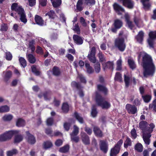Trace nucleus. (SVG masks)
<instances>
[{
	"mask_svg": "<svg viewBox=\"0 0 156 156\" xmlns=\"http://www.w3.org/2000/svg\"><path fill=\"white\" fill-rule=\"evenodd\" d=\"M135 149L139 152H141L143 151V146L140 143H137L135 147Z\"/></svg>",
	"mask_w": 156,
	"mask_h": 156,
	"instance_id": "45",
	"label": "nucleus"
},
{
	"mask_svg": "<svg viewBox=\"0 0 156 156\" xmlns=\"http://www.w3.org/2000/svg\"><path fill=\"white\" fill-rule=\"evenodd\" d=\"M131 145V141L129 138L127 137L124 143V147L126 148L128 147V146H130Z\"/></svg>",
	"mask_w": 156,
	"mask_h": 156,
	"instance_id": "35",
	"label": "nucleus"
},
{
	"mask_svg": "<svg viewBox=\"0 0 156 156\" xmlns=\"http://www.w3.org/2000/svg\"><path fill=\"white\" fill-rule=\"evenodd\" d=\"M54 7H58L62 3L61 0H50Z\"/></svg>",
	"mask_w": 156,
	"mask_h": 156,
	"instance_id": "29",
	"label": "nucleus"
},
{
	"mask_svg": "<svg viewBox=\"0 0 156 156\" xmlns=\"http://www.w3.org/2000/svg\"><path fill=\"white\" fill-rule=\"evenodd\" d=\"M95 48L94 47H92L88 56L90 61L93 63H95L96 62V59L95 57Z\"/></svg>",
	"mask_w": 156,
	"mask_h": 156,
	"instance_id": "10",
	"label": "nucleus"
},
{
	"mask_svg": "<svg viewBox=\"0 0 156 156\" xmlns=\"http://www.w3.org/2000/svg\"><path fill=\"white\" fill-rule=\"evenodd\" d=\"M9 110V107L6 105L1 107V112H6Z\"/></svg>",
	"mask_w": 156,
	"mask_h": 156,
	"instance_id": "57",
	"label": "nucleus"
},
{
	"mask_svg": "<svg viewBox=\"0 0 156 156\" xmlns=\"http://www.w3.org/2000/svg\"><path fill=\"white\" fill-rule=\"evenodd\" d=\"M126 108L129 114H134L137 112V108L133 105L127 104L126 105Z\"/></svg>",
	"mask_w": 156,
	"mask_h": 156,
	"instance_id": "12",
	"label": "nucleus"
},
{
	"mask_svg": "<svg viewBox=\"0 0 156 156\" xmlns=\"http://www.w3.org/2000/svg\"><path fill=\"white\" fill-rule=\"evenodd\" d=\"M85 4L89 5H93L95 4V0H85Z\"/></svg>",
	"mask_w": 156,
	"mask_h": 156,
	"instance_id": "56",
	"label": "nucleus"
},
{
	"mask_svg": "<svg viewBox=\"0 0 156 156\" xmlns=\"http://www.w3.org/2000/svg\"><path fill=\"white\" fill-rule=\"evenodd\" d=\"M115 45L121 51H123L125 49L126 45L124 43V40L122 38H118L115 42Z\"/></svg>",
	"mask_w": 156,
	"mask_h": 156,
	"instance_id": "7",
	"label": "nucleus"
},
{
	"mask_svg": "<svg viewBox=\"0 0 156 156\" xmlns=\"http://www.w3.org/2000/svg\"><path fill=\"white\" fill-rule=\"evenodd\" d=\"M115 80L119 82L122 81V78L121 75L118 72L115 75Z\"/></svg>",
	"mask_w": 156,
	"mask_h": 156,
	"instance_id": "49",
	"label": "nucleus"
},
{
	"mask_svg": "<svg viewBox=\"0 0 156 156\" xmlns=\"http://www.w3.org/2000/svg\"><path fill=\"white\" fill-rule=\"evenodd\" d=\"M62 109L65 112H67L69 110V106L68 104L66 103H64L63 104Z\"/></svg>",
	"mask_w": 156,
	"mask_h": 156,
	"instance_id": "46",
	"label": "nucleus"
},
{
	"mask_svg": "<svg viewBox=\"0 0 156 156\" xmlns=\"http://www.w3.org/2000/svg\"><path fill=\"white\" fill-rule=\"evenodd\" d=\"M85 66L87 72L89 74L93 73L94 72V70L92 67L91 66L90 64L88 63H86Z\"/></svg>",
	"mask_w": 156,
	"mask_h": 156,
	"instance_id": "25",
	"label": "nucleus"
},
{
	"mask_svg": "<svg viewBox=\"0 0 156 156\" xmlns=\"http://www.w3.org/2000/svg\"><path fill=\"white\" fill-rule=\"evenodd\" d=\"M34 20L36 24L40 26L44 25V21L41 16L36 15L34 17Z\"/></svg>",
	"mask_w": 156,
	"mask_h": 156,
	"instance_id": "16",
	"label": "nucleus"
},
{
	"mask_svg": "<svg viewBox=\"0 0 156 156\" xmlns=\"http://www.w3.org/2000/svg\"><path fill=\"white\" fill-rule=\"evenodd\" d=\"M27 58L30 62L31 63H34L36 61L35 57L31 54H29L27 55Z\"/></svg>",
	"mask_w": 156,
	"mask_h": 156,
	"instance_id": "33",
	"label": "nucleus"
},
{
	"mask_svg": "<svg viewBox=\"0 0 156 156\" xmlns=\"http://www.w3.org/2000/svg\"><path fill=\"white\" fill-rule=\"evenodd\" d=\"M81 136L82 141L85 144H89L90 143L89 136L84 133L81 132Z\"/></svg>",
	"mask_w": 156,
	"mask_h": 156,
	"instance_id": "17",
	"label": "nucleus"
},
{
	"mask_svg": "<svg viewBox=\"0 0 156 156\" xmlns=\"http://www.w3.org/2000/svg\"><path fill=\"white\" fill-rule=\"evenodd\" d=\"M79 129L77 126L74 125L73 127V130L70 135H77L79 133Z\"/></svg>",
	"mask_w": 156,
	"mask_h": 156,
	"instance_id": "48",
	"label": "nucleus"
},
{
	"mask_svg": "<svg viewBox=\"0 0 156 156\" xmlns=\"http://www.w3.org/2000/svg\"><path fill=\"white\" fill-rule=\"evenodd\" d=\"M83 4V0H79L76 4V9L79 11H81L83 9L82 6Z\"/></svg>",
	"mask_w": 156,
	"mask_h": 156,
	"instance_id": "28",
	"label": "nucleus"
},
{
	"mask_svg": "<svg viewBox=\"0 0 156 156\" xmlns=\"http://www.w3.org/2000/svg\"><path fill=\"white\" fill-rule=\"evenodd\" d=\"M13 118V116L11 115H4L3 119L5 121H9L11 120Z\"/></svg>",
	"mask_w": 156,
	"mask_h": 156,
	"instance_id": "53",
	"label": "nucleus"
},
{
	"mask_svg": "<svg viewBox=\"0 0 156 156\" xmlns=\"http://www.w3.org/2000/svg\"><path fill=\"white\" fill-rule=\"evenodd\" d=\"M149 108L150 109H153V110L156 112V99H154L152 103L150 104Z\"/></svg>",
	"mask_w": 156,
	"mask_h": 156,
	"instance_id": "34",
	"label": "nucleus"
},
{
	"mask_svg": "<svg viewBox=\"0 0 156 156\" xmlns=\"http://www.w3.org/2000/svg\"><path fill=\"white\" fill-rule=\"evenodd\" d=\"M144 33L141 31L139 32L138 34L136 37V38L139 43H141L143 40Z\"/></svg>",
	"mask_w": 156,
	"mask_h": 156,
	"instance_id": "21",
	"label": "nucleus"
},
{
	"mask_svg": "<svg viewBox=\"0 0 156 156\" xmlns=\"http://www.w3.org/2000/svg\"><path fill=\"white\" fill-rule=\"evenodd\" d=\"M35 44V40H31L29 41V47L31 50L32 52H34L35 50V47L34 44Z\"/></svg>",
	"mask_w": 156,
	"mask_h": 156,
	"instance_id": "31",
	"label": "nucleus"
},
{
	"mask_svg": "<svg viewBox=\"0 0 156 156\" xmlns=\"http://www.w3.org/2000/svg\"><path fill=\"white\" fill-rule=\"evenodd\" d=\"M80 22L82 25L83 27H86L87 25L85 19L83 17H81L80 18Z\"/></svg>",
	"mask_w": 156,
	"mask_h": 156,
	"instance_id": "59",
	"label": "nucleus"
},
{
	"mask_svg": "<svg viewBox=\"0 0 156 156\" xmlns=\"http://www.w3.org/2000/svg\"><path fill=\"white\" fill-rule=\"evenodd\" d=\"M122 60L120 57L119 59L116 62L117 67L116 69L117 70H120L122 69Z\"/></svg>",
	"mask_w": 156,
	"mask_h": 156,
	"instance_id": "37",
	"label": "nucleus"
},
{
	"mask_svg": "<svg viewBox=\"0 0 156 156\" xmlns=\"http://www.w3.org/2000/svg\"><path fill=\"white\" fill-rule=\"evenodd\" d=\"M128 63L131 69H133L135 68L136 65L133 60L131 59H128Z\"/></svg>",
	"mask_w": 156,
	"mask_h": 156,
	"instance_id": "38",
	"label": "nucleus"
},
{
	"mask_svg": "<svg viewBox=\"0 0 156 156\" xmlns=\"http://www.w3.org/2000/svg\"><path fill=\"white\" fill-rule=\"evenodd\" d=\"M36 51L37 53L40 54H42L43 51L42 48L39 46H37Z\"/></svg>",
	"mask_w": 156,
	"mask_h": 156,
	"instance_id": "64",
	"label": "nucleus"
},
{
	"mask_svg": "<svg viewBox=\"0 0 156 156\" xmlns=\"http://www.w3.org/2000/svg\"><path fill=\"white\" fill-rule=\"evenodd\" d=\"M97 114V112L96 110V105H94L92 106L91 115L92 116L94 117H95Z\"/></svg>",
	"mask_w": 156,
	"mask_h": 156,
	"instance_id": "47",
	"label": "nucleus"
},
{
	"mask_svg": "<svg viewBox=\"0 0 156 156\" xmlns=\"http://www.w3.org/2000/svg\"><path fill=\"white\" fill-rule=\"evenodd\" d=\"M52 146V144L50 141H46L44 142L43 144L44 147L45 149L50 148Z\"/></svg>",
	"mask_w": 156,
	"mask_h": 156,
	"instance_id": "43",
	"label": "nucleus"
},
{
	"mask_svg": "<svg viewBox=\"0 0 156 156\" xmlns=\"http://www.w3.org/2000/svg\"><path fill=\"white\" fill-rule=\"evenodd\" d=\"M97 87L99 90L105 94H106L108 91L107 89L105 86L98 85Z\"/></svg>",
	"mask_w": 156,
	"mask_h": 156,
	"instance_id": "41",
	"label": "nucleus"
},
{
	"mask_svg": "<svg viewBox=\"0 0 156 156\" xmlns=\"http://www.w3.org/2000/svg\"><path fill=\"white\" fill-rule=\"evenodd\" d=\"M102 65L104 70L108 69L113 70V69L114 63L112 62L109 61L107 62H103Z\"/></svg>",
	"mask_w": 156,
	"mask_h": 156,
	"instance_id": "13",
	"label": "nucleus"
},
{
	"mask_svg": "<svg viewBox=\"0 0 156 156\" xmlns=\"http://www.w3.org/2000/svg\"><path fill=\"white\" fill-rule=\"evenodd\" d=\"M149 36V38L147 40L148 44L150 48H153L154 40L156 39V31L150 32Z\"/></svg>",
	"mask_w": 156,
	"mask_h": 156,
	"instance_id": "9",
	"label": "nucleus"
},
{
	"mask_svg": "<svg viewBox=\"0 0 156 156\" xmlns=\"http://www.w3.org/2000/svg\"><path fill=\"white\" fill-rule=\"evenodd\" d=\"M46 16H48L49 18L53 19L56 17V16L54 11L50 10L46 14Z\"/></svg>",
	"mask_w": 156,
	"mask_h": 156,
	"instance_id": "30",
	"label": "nucleus"
},
{
	"mask_svg": "<svg viewBox=\"0 0 156 156\" xmlns=\"http://www.w3.org/2000/svg\"><path fill=\"white\" fill-rule=\"evenodd\" d=\"M142 97L145 102L148 103L151 100V97L149 95H142Z\"/></svg>",
	"mask_w": 156,
	"mask_h": 156,
	"instance_id": "44",
	"label": "nucleus"
},
{
	"mask_svg": "<svg viewBox=\"0 0 156 156\" xmlns=\"http://www.w3.org/2000/svg\"><path fill=\"white\" fill-rule=\"evenodd\" d=\"M100 147L101 151L105 153H106L108 149V145L103 140H101Z\"/></svg>",
	"mask_w": 156,
	"mask_h": 156,
	"instance_id": "19",
	"label": "nucleus"
},
{
	"mask_svg": "<svg viewBox=\"0 0 156 156\" xmlns=\"http://www.w3.org/2000/svg\"><path fill=\"white\" fill-rule=\"evenodd\" d=\"M53 122V119L52 118H48L47 120V124L48 126L52 125Z\"/></svg>",
	"mask_w": 156,
	"mask_h": 156,
	"instance_id": "61",
	"label": "nucleus"
},
{
	"mask_svg": "<svg viewBox=\"0 0 156 156\" xmlns=\"http://www.w3.org/2000/svg\"><path fill=\"white\" fill-rule=\"evenodd\" d=\"M23 139V137L21 135H16L15 136L14 141L15 143H19Z\"/></svg>",
	"mask_w": 156,
	"mask_h": 156,
	"instance_id": "50",
	"label": "nucleus"
},
{
	"mask_svg": "<svg viewBox=\"0 0 156 156\" xmlns=\"http://www.w3.org/2000/svg\"><path fill=\"white\" fill-rule=\"evenodd\" d=\"M76 135H71V139L72 140L76 142H77L79 141V138L78 136H76Z\"/></svg>",
	"mask_w": 156,
	"mask_h": 156,
	"instance_id": "63",
	"label": "nucleus"
},
{
	"mask_svg": "<svg viewBox=\"0 0 156 156\" xmlns=\"http://www.w3.org/2000/svg\"><path fill=\"white\" fill-rule=\"evenodd\" d=\"M74 115L76 119L81 123H83V118L80 116L79 114L76 112H75Z\"/></svg>",
	"mask_w": 156,
	"mask_h": 156,
	"instance_id": "32",
	"label": "nucleus"
},
{
	"mask_svg": "<svg viewBox=\"0 0 156 156\" xmlns=\"http://www.w3.org/2000/svg\"><path fill=\"white\" fill-rule=\"evenodd\" d=\"M122 22L121 20L118 19H116L115 20L113 24L114 27L109 28L108 31L113 33H116L117 29L120 28L122 26Z\"/></svg>",
	"mask_w": 156,
	"mask_h": 156,
	"instance_id": "8",
	"label": "nucleus"
},
{
	"mask_svg": "<svg viewBox=\"0 0 156 156\" xmlns=\"http://www.w3.org/2000/svg\"><path fill=\"white\" fill-rule=\"evenodd\" d=\"M139 127L142 130L143 139L145 144L149 145L150 143V138L151 136V133L153 131L155 125L152 123L148 125L146 121H142L139 123Z\"/></svg>",
	"mask_w": 156,
	"mask_h": 156,
	"instance_id": "2",
	"label": "nucleus"
},
{
	"mask_svg": "<svg viewBox=\"0 0 156 156\" xmlns=\"http://www.w3.org/2000/svg\"><path fill=\"white\" fill-rule=\"evenodd\" d=\"M26 134L27 136V140L28 143L31 144H34L36 142L35 137L33 135L30 134L28 131L26 132Z\"/></svg>",
	"mask_w": 156,
	"mask_h": 156,
	"instance_id": "18",
	"label": "nucleus"
},
{
	"mask_svg": "<svg viewBox=\"0 0 156 156\" xmlns=\"http://www.w3.org/2000/svg\"><path fill=\"white\" fill-rule=\"evenodd\" d=\"M94 67L96 73H99L101 70L100 64L99 62L95 63L94 65Z\"/></svg>",
	"mask_w": 156,
	"mask_h": 156,
	"instance_id": "39",
	"label": "nucleus"
},
{
	"mask_svg": "<svg viewBox=\"0 0 156 156\" xmlns=\"http://www.w3.org/2000/svg\"><path fill=\"white\" fill-rule=\"evenodd\" d=\"M5 58L8 60H11L12 58V55L9 51H6L5 52Z\"/></svg>",
	"mask_w": 156,
	"mask_h": 156,
	"instance_id": "51",
	"label": "nucleus"
},
{
	"mask_svg": "<svg viewBox=\"0 0 156 156\" xmlns=\"http://www.w3.org/2000/svg\"><path fill=\"white\" fill-rule=\"evenodd\" d=\"M96 101L98 106L103 109H108L111 106L110 103L105 101L100 94L96 93Z\"/></svg>",
	"mask_w": 156,
	"mask_h": 156,
	"instance_id": "4",
	"label": "nucleus"
},
{
	"mask_svg": "<svg viewBox=\"0 0 156 156\" xmlns=\"http://www.w3.org/2000/svg\"><path fill=\"white\" fill-rule=\"evenodd\" d=\"M150 0H141L143 5L144 8L145 10L148 9L151 6V4L149 2Z\"/></svg>",
	"mask_w": 156,
	"mask_h": 156,
	"instance_id": "22",
	"label": "nucleus"
},
{
	"mask_svg": "<svg viewBox=\"0 0 156 156\" xmlns=\"http://www.w3.org/2000/svg\"><path fill=\"white\" fill-rule=\"evenodd\" d=\"M131 137L135 139L136 137V130L135 129H133L131 131Z\"/></svg>",
	"mask_w": 156,
	"mask_h": 156,
	"instance_id": "60",
	"label": "nucleus"
},
{
	"mask_svg": "<svg viewBox=\"0 0 156 156\" xmlns=\"http://www.w3.org/2000/svg\"><path fill=\"white\" fill-rule=\"evenodd\" d=\"M142 57V66L144 69L143 74L145 77L152 76L155 71V67L150 56L144 52H140L138 59Z\"/></svg>",
	"mask_w": 156,
	"mask_h": 156,
	"instance_id": "1",
	"label": "nucleus"
},
{
	"mask_svg": "<svg viewBox=\"0 0 156 156\" xmlns=\"http://www.w3.org/2000/svg\"><path fill=\"white\" fill-rule=\"evenodd\" d=\"M98 56L100 61L102 63L104 62V61H105V58L102 53L101 52H99L98 53Z\"/></svg>",
	"mask_w": 156,
	"mask_h": 156,
	"instance_id": "55",
	"label": "nucleus"
},
{
	"mask_svg": "<svg viewBox=\"0 0 156 156\" xmlns=\"http://www.w3.org/2000/svg\"><path fill=\"white\" fill-rule=\"evenodd\" d=\"M113 7L115 10L119 14H122V13L125 12L124 9L116 3L114 4Z\"/></svg>",
	"mask_w": 156,
	"mask_h": 156,
	"instance_id": "14",
	"label": "nucleus"
},
{
	"mask_svg": "<svg viewBox=\"0 0 156 156\" xmlns=\"http://www.w3.org/2000/svg\"><path fill=\"white\" fill-rule=\"evenodd\" d=\"M71 86L73 87H76L77 89H79L80 88V85L79 84L74 81L72 82L71 83Z\"/></svg>",
	"mask_w": 156,
	"mask_h": 156,
	"instance_id": "62",
	"label": "nucleus"
},
{
	"mask_svg": "<svg viewBox=\"0 0 156 156\" xmlns=\"http://www.w3.org/2000/svg\"><path fill=\"white\" fill-rule=\"evenodd\" d=\"M120 2H122L124 6L129 9H132L134 5V3L131 0H118Z\"/></svg>",
	"mask_w": 156,
	"mask_h": 156,
	"instance_id": "11",
	"label": "nucleus"
},
{
	"mask_svg": "<svg viewBox=\"0 0 156 156\" xmlns=\"http://www.w3.org/2000/svg\"><path fill=\"white\" fill-rule=\"evenodd\" d=\"M125 17L127 24L128 25L130 29H132L133 27V25L132 23L130 21L129 16L127 13H126L125 14Z\"/></svg>",
	"mask_w": 156,
	"mask_h": 156,
	"instance_id": "20",
	"label": "nucleus"
},
{
	"mask_svg": "<svg viewBox=\"0 0 156 156\" xmlns=\"http://www.w3.org/2000/svg\"><path fill=\"white\" fill-rule=\"evenodd\" d=\"M134 20L135 24L137 27H140L143 26L142 21L139 17H135Z\"/></svg>",
	"mask_w": 156,
	"mask_h": 156,
	"instance_id": "23",
	"label": "nucleus"
},
{
	"mask_svg": "<svg viewBox=\"0 0 156 156\" xmlns=\"http://www.w3.org/2000/svg\"><path fill=\"white\" fill-rule=\"evenodd\" d=\"M11 9L12 11L16 12L20 16V20L24 24L27 22L26 15L24 9L22 7L16 3H13L11 6Z\"/></svg>",
	"mask_w": 156,
	"mask_h": 156,
	"instance_id": "3",
	"label": "nucleus"
},
{
	"mask_svg": "<svg viewBox=\"0 0 156 156\" xmlns=\"http://www.w3.org/2000/svg\"><path fill=\"white\" fill-rule=\"evenodd\" d=\"M123 142V141L122 140H120L118 141L115 147L111 149L110 156H117V155L119 152L120 147Z\"/></svg>",
	"mask_w": 156,
	"mask_h": 156,
	"instance_id": "5",
	"label": "nucleus"
},
{
	"mask_svg": "<svg viewBox=\"0 0 156 156\" xmlns=\"http://www.w3.org/2000/svg\"><path fill=\"white\" fill-rule=\"evenodd\" d=\"M32 72L36 75L38 76L40 74V72L35 67L33 66L31 67Z\"/></svg>",
	"mask_w": 156,
	"mask_h": 156,
	"instance_id": "58",
	"label": "nucleus"
},
{
	"mask_svg": "<svg viewBox=\"0 0 156 156\" xmlns=\"http://www.w3.org/2000/svg\"><path fill=\"white\" fill-rule=\"evenodd\" d=\"M53 73L55 75H58L60 73V71L58 68L54 67L53 69Z\"/></svg>",
	"mask_w": 156,
	"mask_h": 156,
	"instance_id": "52",
	"label": "nucleus"
},
{
	"mask_svg": "<svg viewBox=\"0 0 156 156\" xmlns=\"http://www.w3.org/2000/svg\"><path fill=\"white\" fill-rule=\"evenodd\" d=\"M94 131L95 134L98 136L101 137L103 136L102 132L98 127H94Z\"/></svg>",
	"mask_w": 156,
	"mask_h": 156,
	"instance_id": "24",
	"label": "nucleus"
},
{
	"mask_svg": "<svg viewBox=\"0 0 156 156\" xmlns=\"http://www.w3.org/2000/svg\"><path fill=\"white\" fill-rule=\"evenodd\" d=\"M8 27L6 24L3 23L1 26V31L5 32L7 31Z\"/></svg>",
	"mask_w": 156,
	"mask_h": 156,
	"instance_id": "54",
	"label": "nucleus"
},
{
	"mask_svg": "<svg viewBox=\"0 0 156 156\" xmlns=\"http://www.w3.org/2000/svg\"><path fill=\"white\" fill-rule=\"evenodd\" d=\"M18 153L16 149H13L7 152V156H12Z\"/></svg>",
	"mask_w": 156,
	"mask_h": 156,
	"instance_id": "40",
	"label": "nucleus"
},
{
	"mask_svg": "<svg viewBox=\"0 0 156 156\" xmlns=\"http://www.w3.org/2000/svg\"><path fill=\"white\" fill-rule=\"evenodd\" d=\"M19 131L17 130H12L9 131L1 135V141H5L10 139L14 135L18 133Z\"/></svg>",
	"mask_w": 156,
	"mask_h": 156,
	"instance_id": "6",
	"label": "nucleus"
},
{
	"mask_svg": "<svg viewBox=\"0 0 156 156\" xmlns=\"http://www.w3.org/2000/svg\"><path fill=\"white\" fill-rule=\"evenodd\" d=\"M131 78V76H130L124 75V81L126 87H128L129 86L130 83V79Z\"/></svg>",
	"mask_w": 156,
	"mask_h": 156,
	"instance_id": "27",
	"label": "nucleus"
},
{
	"mask_svg": "<svg viewBox=\"0 0 156 156\" xmlns=\"http://www.w3.org/2000/svg\"><path fill=\"white\" fill-rule=\"evenodd\" d=\"M19 60L21 66L25 67L27 65V62L25 59L23 57H19Z\"/></svg>",
	"mask_w": 156,
	"mask_h": 156,
	"instance_id": "36",
	"label": "nucleus"
},
{
	"mask_svg": "<svg viewBox=\"0 0 156 156\" xmlns=\"http://www.w3.org/2000/svg\"><path fill=\"white\" fill-rule=\"evenodd\" d=\"M73 39L74 43L77 45L81 44L83 42V39L82 37L77 35H73Z\"/></svg>",
	"mask_w": 156,
	"mask_h": 156,
	"instance_id": "15",
	"label": "nucleus"
},
{
	"mask_svg": "<svg viewBox=\"0 0 156 156\" xmlns=\"http://www.w3.org/2000/svg\"><path fill=\"white\" fill-rule=\"evenodd\" d=\"M25 124V121L21 118L18 119L16 122V125L18 127L23 126Z\"/></svg>",
	"mask_w": 156,
	"mask_h": 156,
	"instance_id": "26",
	"label": "nucleus"
},
{
	"mask_svg": "<svg viewBox=\"0 0 156 156\" xmlns=\"http://www.w3.org/2000/svg\"><path fill=\"white\" fill-rule=\"evenodd\" d=\"M69 146L68 145H66L64 147L60 148L59 150V151L62 153H66L69 150Z\"/></svg>",
	"mask_w": 156,
	"mask_h": 156,
	"instance_id": "42",
	"label": "nucleus"
}]
</instances>
